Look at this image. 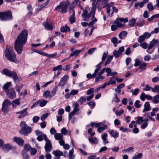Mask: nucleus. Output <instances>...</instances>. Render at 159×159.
<instances>
[{"instance_id": "1", "label": "nucleus", "mask_w": 159, "mask_h": 159, "mask_svg": "<svg viewBox=\"0 0 159 159\" xmlns=\"http://www.w3.org/2000/svg\"><path fill=\"white\" fill-rule=\"evenodd\" d=\"M28 35V30H24L19 34L15 41V49L19 54L22 53L23 48L26 42Z\"/></svg>"}, {"instance_id": "2", "label": "nucleus", "mask_w": 159, "mask_h": 159, "mask_svg": "<svg viewBox=\"0 0 159 159\" xmlns=\"http://www.w3.org/2000/svg\"><path fill=\"white\" fill-rule=\"evenodd\" d=\"M96 1V0H90V2H92V6L91 10L89 13L87 10V8H85V10H83L82 17L84 21H89L94 18L97 6Z\"/></svg>"}, {"instance_id": "3", "label": "nucleus", "mask_w": 159, "mask_h": 159, "mask_svg": "<svg viewBox=\"0 0 159 159\" xmlns=\"http://www.w3.org/2000/svg\"><path fill=\"white\" fill-rule=\"evenodd\" d=\"M158 40L157 39H153L150 43L149 45L146 42H142L140 43V46L142 48L144 49H146L147 48L146 50V52L150 54H152L154 51V49L152 48H153L155 45V44L157 43Z\"/></svg>"}, {"instance_id": "4", "label": "nucleus", "mask_w": 159, "mask_h": 159, "mask_svg": "<svg viewBox=\"0 0 159 159\" xmlns=\"http://www.w3.org/2000/svg\"><path fill=\"white\" fill-rule=\"evenodd\" d=\"M70 3L68 1H66L65 2H61L60 5L57 6L55 10L58 11L60 12L63 13H66L67 9L70 8Z\"/></svg>"}, {"instance_id": "5", "label": "nucleus", "mask_w": 159, "mask_h": 159, "mask_svg": "<svg viewBox=\"0 0 159 159\" xmlns=\"http://www.w3.org/2000/svg\"><path fill=\"white\" fill-rule=\"evenodd\" d=\"M4 52L5 56L9 60L13 62L16 61L15 52L12 48H6Z\"/></svg>"}, {"instance_id": "6", "label": "nucleus", "mask_w": 159, "mask_h": 159, "mask_svg": "<svg viewBox=\"0 0 159 159\" xmlns=\"http://www.w3.org/2000/svg\"><path fill=\"white\" fill-rule=\"evenodd\" d=\"M159 32V28H156L154 30L151 31L150 33L148 32H145L144 34L140 36L138 39V41L139 43H141L143 42L145 39H147L149 38L151 36L152 34H157Z\"/></svg>"}, {"instance_id": "7", "label": "nucleus", "mask_w": 159, "mask_h": 159, "mask_svg": "<svg viewBox=\"0 0 159 159\" xmlns=\"http://www.w3.org/2000/svg\"><path fill=\"white\" fill-rule=\"evenodd\" d=\"M20 125L21 129V130L20 132V134L27 136L28 134L30 133L32 129L30 127L27 126L25 122H21Z\"/></svg>"}, {"instance_id": "8", "label": "nucleus", "mask_w": 159, "mask_h": 159, "mask_svg": "<svg viewBox=\"0 0 159 159\" xmlns=\"http://www.w3.org/2000/svg\"><path fill=\"white\" fill-rule=\"evenodd\" d=\"M11 12L10 11L0 12V20L2 21L8 20L12 19Z\"/></svg>"}, {"instance_id": "9", "label": "nucleus", "mask_w": 159, "mask_h": 159, "mask_svg": "<svg viewBox=\"0 0 159 159\" xmlns=\"http://www.w3.org/2000/svg\"><path fill=\"white\" fill-rule=\"evenodd\" d=\"M3 72L5 75L13 78L15 82H19V78L16 72L9 71L7 69H4L3 70Z\"/></svg>"}, {"instance_id": "10", "label": "nucleus", "mask_w": 159, "mask_h": 159, "mask_svg": "<svg viewBox=\"0 0 159 159\" xmlns=\"http://www.w3.org/2000/svg\"><path fill=\"white\" fill-rule=\"evenodd\" d=\"M11 104V102L8 99H5L2 104L1 108V111H3L4 113L7 114L9 110V106Z\"/></svg>"}, {"instance_id": "11", "label": "nucleus", "mask_w": 159, "mask_h": 159, "mask_svg": "<svg viewBox=\"0 0 159 159\" xmlns=\"http://www.w3.org/2000/svg\"><path fill=\"white\" fill-rule=\"evenodd\" d=\"M128 21V19L126 18H118L116 20L114 23L116 24L120 28H122L125 27V23L127 22Z\"/></svg>"}, {"instance_id": "12", "label": "nucleus", "mask_w": 159, "mask_h": 159, "mask_svg": "<svg viewBox=\"0 0 159 159\" xmlns=\"http://www.w3.org/2000/svg\"><path fill=\"white\" fill-rule=\"evenodd\" d=\"M46 143L44 146L45 151L47 152H50L52 149V147L51 141L48 139H46Z\"/></svg>"}, {"instance_id": "13", "label": "nucleus", "mask_w": 159, "mask_h": 159, "mask_svg": "<svg viewBox=\"0 0 159 159\" xmlns=\"http://www.w3.org/2000/svg\"><path fill=\"white\" fill-rule=\"evenodd\" d=\"M7 96L11 99H14L16 98V95L14 89H12L7 90L6 92Z\"/></svg>"}, {"instance_id": "14", "label": "nucleus", "mask_w": 159, "mask_h": 159, "mask_svg": "<svg viewBox=\"0 0 159 159\" xmlns=\"http://www.w3.org/2000/svg\"><path fill=\"white\" fill-rule=\"evenodd\" d=\"M124 47L122 46L119 48L118 51L114 50L113 52V56L116 58L118 57L122 54V53L124 51Z\"/></svg>"}, {"instance_id": "15", "label": "nucleus", "mask_w": 159, "mask_h": 159, "mask_svg": "<svg viewBox=\"0 0 159 159\" xmlns=\"http://www.w3.org/2000/svg\"><path fill=\"white\" fill-rule=\"evenodd\" d=\"M27 110V108L24 109L23 110L19 111L16 112V114H20V115L18 116V118H21L28 115V113L26 112Z\"/></svg>"}, {"instance_id": "16", "label": "nucleus", "mask_w": 159, "mask_h": 159, "mask_svg": "<svg viewBox=\"0 0 159 159\" xmlns=\"http://www.w3.org/2000/svg\"><path fill=\"white\" fill-rule=\"evenodd\" d=\"M102 63V62H101L96 66L97 68L95 70L94 72L93 73L95 77L96 76L99 75L100 73L102 71V70H100L101 67V65Z\"/></svg>"}, {"instance_id": "17", "label": "nucleus", "mask_w": 159, "mask_h": 159, "mask_svg": "<svg viewBox=\"0 0 159 159\" xmlns=\"http://www.w3.org/2000/svg\"><path fill=\"white\" fill-rule=\"evenodd\" d=\"M68 75H66L63 76L60 80V81L58 83V85L59 86H64L66 83L68 79Z\"/></svg>"}, {"instance_id": "18", "label": "nucleus", "mask_w": 159, "mask_h": 159, "mask_svg": "<svg viewBox=\"0 0 159 159\" xmlns=\"http://www.w3.org/2000/svg\"><path fill=\"white\" fill-rule=\"evenodd\" d=\"M13 141L16 142L18 145L20 146L23 145L24 140L22 138L15 137L13 138Z\"/></svg>"}, {"instance_id": "19", "label": "nucleus", "mask_w": 159, "mask_h": 159, "mask_svg": "<svg viewBox=\"0 0 159 159\" xmlns=\"http://www.w3.org/2000/svg\"><path fill=\"white\" fill-rule=\"evenodd\" d=\"M43 25L47 30H51L53 29V25L52 22H44L43 23Z\"/></svg>"}, {"instance_id": "20", "label": "nucleus", "mask_w": 159, "mask_h": 159, "mask_svg": "<svg viewBox=\"0 0 159 159\" xmlns=\"http://www.w3.org/2000/svg\"><path fill=\"white\" fill-rule=\"evenodd\" d=\"M104 5L103 6V7L105 8L106 7L107 9L106 12L108 16L110 17L112 16H113V12L110 13V8L112 7V6L110 5L108 3H104Z\"/></svg>"}, {"instance_id": "21", "label": "nucleus", "mask_w": 159, "mask_h": 159, "mask_svg": "<svg viewBox=\"0 0 159 159\" xmlns=\"http://www.w3.org/2000/svg\"><path fill=\"white\" fill-rule=\"evenodd\" d=\"M105 71V69H102V71L100 73L99 75H98L95 77V82H98V81H101L104 79V77L102 75V74L104 73Z\"/></svg>"}, {"instance_id": "22", "label": "nucleus", "mask_w": 159, "mask_h": 159, "mask_svg": "<svg viewBox=\"0 0 159 159\" xmlns=\"http://www.w3.org/2000/svg\"><path fill=\"white\" fill-rule=\"evenodd\" d=\"M111 136L115 139L117 138L119 136V133L116 131H114L113 130L109 129L108 130Z\"/></svg>"}, {"instance_id": "23", "label": "nucleus", "mask_w": 159, "mask_h": 159, "mask_svg": "<svg viewBox=\"0 0 159 159\" xmlns=\"http://www.w3.org/2000/svg\"><path fill=\"white\" fill-rule=\"evenodd\" d=\"M20 99L17 98L14 100L12 101L11 104L12 105V107L13 108H16L17 106L20 104Z\"/></svg>"}, {"instance_id": "24", "label": "nucleus", "mask_w": 159, "mask_h": 159, "mask_svg": "<svg viewBox=\"0 0 159 159\" xmlns=\"http://www.w3.org/2000/svg\"><path fill=\"white\" fill-rule=\"evenodd\" d=\"M144 108L143 110V112L144 113L146 111H149L151 110L150 105L148 102H146L144 105Z\"/></svg>"}, {"instance_id": "25", "label": "nucleus", "mask_w": 159, "mask_h": 159, "mask_svg": "<svg viewBox=\"0 0 159 159\" xmlns=\"http://www.w3.org/2000/svg\"><path fill=\"white\" fill-rule=\"evenodd\" d=\"M52 153L56 157H60L63 155V152L59 150H53L52 152Z\"/></svg>"}, {"instance_id": "26", "label": "nucleus", "mask_w": 159, "mask_h": 159, "mask_svg": "<svg viewBox=\"0 0 159 159\" xmlns=\"http://www.w3.org/2000/svg\"><path fill=\"white\" fill-rule=\"evenodd\" d=\"M2 148L4 150L9 151L12 149V147L10 144L7 143L4 145Z\"/></svg>"}, {"instance_id": "27", "label": "nucleus", "mask_w": 159, "mask_h": 159, "mask_svg": "<svg viewBox=\"0 0 159 159\" xmlns=\"http://www.w3.org/2000/svg\"><path fill=\"white\" fill-rule=\"evenodd\" d=\"M127 34V33L125 31H121L119 34V37L120 39H123L125 38Z\"/></svg>"}, {"instance_id": "28", "label": "nucleus", "mask_w": 159, "mask_h": 159, "mask_svg": "<svg viewBox=\"0 0 159 159\" xmlns=\"http://www.w3.org/2000/svg\"><path fill=\"white\" fill-rule=\"evenodd\" d=\"M43 139L45 141L47 140H46V139H48L46 135L44 134L38 136L37 138V139L39 141H41L43 140Z\"/></svg>"}, {"instance_id": "29", "label": "nucleus", "mask_w": 159, "mask_h": 159, "mask_svg": "<svg viewBox=\"0 0 159 159\" xmlns=\"http://www.w3.org/2000/svg\"><path fill=\"white\" fill-rule=\"evenodd\" d=\"M70 29L69 27L66 25H65V26L62 27L61 28V31L63 33L66 32L70 31Z\"/></svg>"}, {"instance_id": "30", "label": "nucleus", "mask_w": 159, "mask_h": 159, "mask_svg": "<svg viewBox=\"0 0 159 159\" xmlns=\"http://www.w3.org/2000/svg\"><path fill=\"white\" fill-rule=\"evenodd\" d=\"M58 89V88L57 86H55V87L53 89L51 92H50V95L51 97H52L56 95Z\"/></svg>"}, {"instance_id": "31", "label": "nucleus", "mask_w": 159, "mask_h": 159, "mask_svg": "<svg viewBox=\"0 0 159 159\" xmlns=\"http://www.w3.org/2000/svg\"><path fill=\"white\" fill-rule=\"evenodd\" d=\"M58 89V88L57 86H55V87L53 89L51 92H50V95L51 97H52L56 95Z\"/></svg>"}, {"instance_id": "32", "label": "nucleus", "mask_w": 159, "mask_h": 159, "mask_svg": "<svg viewBox=\"0 0 159 159\" xmlns=\"http://www.w3.org/2000/svg\"><path fill=\"white\" fill-rule=\"evenodd\" d=\"M72 11L73 13L69 18V21L70 22L71 24H72L75 21V11L74 10H72Z\"/></svg>"}, {"instance_id": "33", "label": "nucleus", "mask_w": 159, "mask_h": 159, "mask_svg": "<svg viewBox=\"0 0 159 159\" xmlns=\"http://www.w3.org/2000/svg\"><path fill=\"white\" fill-rule=\"evenodd\" d=\"M63 137V135L60 133H56L54 135L55 139L57 140L62 139Z\"/></svg>"}, {"instance_id": "34", "label": "nucleus", "mask_w": 159, "mask_h": 159, "mask_svg": "<svg viewBox=\"0 0 159 159\" xmlns=\"http://www.w3.org/2000/svg\"><path fill=\"white\" fill-rule=\"evenodd\" d=\"M43 97L46 98H50L51 97L50 92L48 91H45L43 95Z\"/></svg>"}, {"instance_id": "35", "label": "nucleus", "mask_w": 159, "mask_h": 159, "mask_svg": "<svg viewBox=\"0 0 159 159\" xmlns=\"http://www.w3.org/2000/svg\"><path fill=\"white\" fill-rule=\"evenodd\" d=\"M107 134L106 133H104L103 135L102 136V139L103 140V143L105 144L106 143H108V141L107 139Z\"/></svg>"}, {"instance_id": "36", "label": "nucleus", "mask_w": 159, "mask_h": 159, "mask_svg": "<svg viewBox=\"0 0 159 159\" xmlns=\"http://www.w3.org/2000/svg\"><path fill=\"white\" fill-rule=\"evenodd\" d=\"M39 105L41 107H43L48 102L47 100L44 99L39 100Z\"/></svg>"}, {"instance_id": "37", "label": "nucleus", "mask_w": 159, "mask_h": 159, "mask_svg": "<svg viewBox=\"0 0 159 159\" xmlns=\"http://www.w3.org/2000/svg\"><path fill=\"white\" fill-rule=\"evenodd\" d=\"M89 140L92 143L97 144L98 143V139L96 137L89 138Z\"/></svg>"}, {"instance_id": "38", "label": "nucleus", "mask_w": 159, "mask_h": 159, "mask_svg": "<svg viewBox=\"0 0 159 159\" xmlns=\"http://www.w3.org/2000/svg\"><path fill=\"white\" fill-rule=\"evenodd\" d=\"M107 125H103L102 126L100 127L98 129L97 131L99 133L102 132L106 129H107Z\"/></svg>"}, {"instance_id": "39", "label": "nucleus", "mask_w": 159, "mask_h": 159, "mask_svg": "<svg viewBox=\"0 0 159 159\" xmlns=\"http://www.w3.org/2000/svg\"><path fill=\"white\" fill-rule=\"evenodd\" d=\"M144 3L142 2H138L137 3H136L134 5V7L136 9L138 8V7L139 6L140 8H142L144 6Z\"/></svg>"}, {"instance_id": "40", "label": "nucleus", "mask_w": 159, "mask_h": 159, "mask_svg": "<svg viewBox=\"0 0 159 159\" xmlns=\"http://www.w3.org/2000/svg\"><path fill=\"white\" fill-rule=\"evenodd\" d=\"M158 99H159V95H157L153 97L152 102L153 103H157L159 102Z\"/></svg>"}, {"instance_id": "41", "label": "nucleus", "mask_w": 159, "mask_h": 159, "mask_svg": "<svg viewBox=\"0 0 159 159\" xmlns=\"http://www.w3.org/2000/svg\"><path fill=\"white\" fill-rule=\"evenodd\" d=\"M79 50H76L70 54V57L74 56H77L80 53Z\"/></svg>"}, {"instance_id": "42", "label": "nucleus", "mask_w": 159, "mask_h": 159, "mask_svg": "<svg viewBox=\"0 0 159 159\" xmlns=\"http://www.w3.org/2000/svg\"><path fill=\"white\" fill-rule=\"evenodd\" d=\"M120 101V99L118 98L116 94H115L114 97L112 98V102H114L116 103H118Z\"/></svg>"}, {"instance_id": "43", "label": "nucleus", "mask_w": 159, "mask_h": 159, "mask_svg": "<svg viewBox=\"0 0 159 159\" xmlns=\"http://www.w3.org/2000/svg\"><path fill=\"white\" fill-rule=\"evenodd\" d=\"M139 91V89H131L130 91V93H131L133 95H136L138 94Z\"/></svg>"}, {"instance_id": "44", "label": "nucleus", "mask_w": 159, "mask_h": 159, "mask_svg": "<svg viewBox=\"0 0 159 159\" xmlns=\"http://www.w3.org/2000/svg\"><path fill=\"white\" fill-rule=\"evenodd\" d=\"M136 19L134 18H132L129 21V25L131 27H133L136 22Z\"/></svg>"}, {"instance_id": "45", "label": "nucleus", "mask_w": 159, "mask_h": 159, "mask_svg": "<svg viewBox=\"0 0 159 159\" xmlns=\"http://www.w3.org/2000/svg\"><path fill=\"white\" fill-rule=\"evenodd\" d=\"M143 121V117L138 116L137 117L136 123L138 124H140Z\"/></svg>"}, {"instance_id": "46", "label": "nucleus", "mask_w": 159, "mask_h": 159, "mask_svg": "<svg viewBox=\"0 0 159 159\" xmlns=\"http://www.w3.org/2000/svg\"><path fill=\"white\" fill-rule=\"evenodd\" d=\"M23 86L24 85L22 84H21L19 85L16 86V91L19 94L21 92L20 90Z\"/></svg>"}, {"instance_id": "47", "label": "nucleus", "mask_w": 159, "mask_h": 159, "mask_svg": "<svg viewBox=\"0 0 159 159\" xmlns=\"http://www.w3.org/2000/svg\"><path fill=\"white\" fill-rule=\"evenodd\" d=\"M152 91L154 93H159V86L158 85L155 86L153 88H152Z\"/></svg>"}, {"instance_id": "48", "label": "nucleus", "mask_w": 159, "mask_h": 159, "mask_svg": "<svg viewBox=\"0 0 159 159\" xmlns=\"http://www.w3.org/2000/svg\"><path fill=\"white\" fill-rule=\"evenodd\" d=\"M86 98L85 97L82 96L79 98L78 101L81 104H82L84 102L86 101Z\"/></svg>"}, {"instance_id": "49", "label": "nucleus", "mask_w": 159, "mask_h": 159, "mask_svg": "<svg viewBox=\"0 0 159 159\" xmlns=\"http://www.w3.org/2000/svg\"><path fill=\"white\" fill-rule=\"evenodd\" d=\"M143 156V154L142 153H138L137 155H135L134 156H133L132 159H139L141 158Z\"/></svg>"}, {"instance_id": "50", "label": "nucleus", "mask_w": 159, "mask_h": 159, "mask_svg": "<svg viewBox=\"0 0 159 159\" xmlns=\"http://www.w3.org/2000/svg\"><path fill=\"white\" fill-rule=\"evenodd\" d=\"M147 7L149 11H151L153 10L154 8L152 4L151 3H148L147 5Z\"/></svg>"}, {"instance_id": "51", "label": "nucleus", "mask_w": 159, "mask_h": 159, "mask_svg": "<svg viewBox=\"0 0 159 159\" xmlns=\"http://www.w3.org/2000/svg\"><path fill=\"white\" fill-rule=\"evenodd\" d=\"M11 84V82H8L7 83H6L3 86V89H7Z\"/></svg>"}, {"instance_id": "52", "label": "nucleus", "mask_w": 159, "mask_h": 159, "mask_svg": "<svg viewBox=\"0 0 159 159\" xmlns=\"http://www.w3.org/2000/svg\"><path fill=\"white\" fill-rule=\"evenodd\" d=\"M120 28L116 24L112 25L111 26V29L112 31H115L116 30Z\"/></svg>"}, {"instance_id": "53", "label": "nucleus", "mask_w": 159, "mask_h": 159, "mask_svg": "<svg viewBox=\"0 0 159 159\" xmlns=\"http://www.w3.org/2000/svg\"><path fill=\"white\" fill-rule=\"evenodd\" d=\"M97 19L95 18H93V20H92L89 24L88 26H90L94 24L97 21Z\"/></svg>"}, {"instance_id": "54", "label": "nucleus", "mask_w": 159, "mask_h": 159, "mask_svg": "<svg viewBox=\"0 0 159 159\" xmlns=\"http://www.w3.org/2000/svg\"><path fill=\"white\" fill-rule=\"evenodd\" d=\"M124 111L123 109H121L119 111L117 110L116 111L115 113L117 116H119L122 114L124 113Z\"/></svg>"}, {"instance_id": "55", "label": "nucleus", "mask_w": 159, "mask_h": 159, "mask_svg": "<svg viewBox=\"0 0 159 159\" xmlns=\"http://www.w3.org/2000/svg\"><path fill=\"white\" fill-rule=\"evenodd\" d=\"M151 116H150L149 113H146L143 116L144 117L146 116L147 118L148 117L151 120L154 121L155 120Z\"/></svg>"}, {"instance_id": "56", "label": "nucleus", "mask_w": 159, "mask_h": 159, "mask_svg": "<svg viewBox=\"0 0 159 159\" xmlns=\"http://www.w3.org/2000/svg\"><path fill=\"white\" fill-rule=\"evenodd\" d=\"M24 150L27 151H28L30 150L31 148L30 145L28 144H25V145H24Z\"/></svg>"}, {"instance_id": "57", "label": "nucleus", "mask_w": 159, "mask_h": 159, "mask_svg": "<svg viewBox=\"0 0 159 159\" xmlns=\"http://www.w3.org/2000/svg\"><path fill=\"white\" fill-rule=\"evenodd\" d=\"M103 69H105V71L107 73V76H109L111 71V69L110 68H104Z\"/></svg>"}, {"instance_id": "58", "label": "nucleus", "mask_w": 159, "mask_h": 159, "mask_svg": "<svg viewBox=\"0 0 159 159\" xmlns=\"http://www.w3.org/2000/svg\"><path fill=\"white\" fill-rule=\"evenodd\" d=\"M140 101L139 100H136L134 103V106L135 107L137 108H139L141 107V105L139 103Z\"/></svg>"}, {"instance_id": "59", "label": "nucleus", "mask_w": 159, "mask_h": 159, "mask_svg": "<svg viewBox=\"0 0 159 159\" xmlns=\"http://www.w3.org/2000/svg\"><path fill=\"white\" fill-rule=\"evenodd\" d=\"M115 77H112L110 79L109 82L110 84H116V81L115 80Z\"/></svg>"}, {"instance_id": "60", "label": "nucleus", "mask_w": 159, "mask_h": 159, "mask_svg": "<svg viewBox=\"0 0 159 159\" xmlns=\"http://www.w3.org/2000/svg\"><path fill=\"white\" fill-rule=\"evenodd\" d=\"M30 150V154L31 155L33 156L37 152V150L35 148H31Z\"/></svg>"}, {"instance_id": "61", "label": "nucleus", "mask_w": 159, "mask_h": 159, "mask_svg": "<svg viewBox=\"0 0 159 159\" xmlns=\"http://www.w3.org/2000/svg\"><path fill=\"white\" fill-rule=\"evenodd\" d=\"M62 67V66L61 65H59L57 66L53 67L52 68V70L53 71H56L61 69Z\"/></svg>"}, {"instance_id": "62", "label": "nucleus", "mask_w": 159, "mask_h": 159, "mask_svg": "<svg viewBox=\"0 0 159 159\" xmlns=\"http://www.w3.org/2000/svg\"><path fill=\"white\" fill-rule=\"evenodd\" d=\"M135 63L134 64V66L135 67H137L139 66L141 62H140L139 60V59H135L134 60Z\"/></svg>"}, {"instance_id": "63", "label": "nucleus", "mask_w": 159, "mask_h": 159, "mask_svg": "<svg viewBox=\"0 0 159 159\" xmlns=\"http://www.w3.org/2000/svg\"><path fill=\"white\" fill-rule=\"evenodd\" d=\"M78 111V109L74 108L73 111L69 114H70V115L73 116Z\"/></svg>"}, {"instance_id": "64", "label": "nucleus", "mask_w": 159, "mask_h": 159, "mask_svg": "<svg viewBox=\"0 0 159 159\" xmlns=\"http://www.w3.org/2000/svg\"><path fill=\"white\" fill-rule=\"evenodd\" d=\"M39 119L40 118L39 116H35L33 117L32 120L34 123H35L38 121Z\"/></svg>"}]
</instances>
